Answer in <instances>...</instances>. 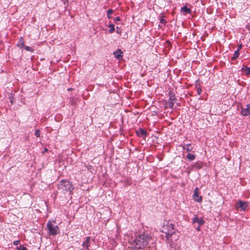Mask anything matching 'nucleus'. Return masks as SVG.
<instances>
[{"label":"nucleus","mask_w":250,"mask_h":250,"mask_svg":"<svg viewBox=\"0 0 250 250\" xmlns=\"http://www.w3.org/2000/svg\"><path fill=\"white\" fill-rule=\"evenodd\" d=\"M151 239V237L148 234L144 233L139 234L131 243V248L135 250L144 249L146 248Z\"/></svg>","instance_id":"obj_1"},{"label":"nucleus","mask_w":250,"mask_h":250,"mask_svg":"<svg viewBox=\"0 0 250 250\" xmlns=\"http://www.w3.org/2000/svg\"><path fill=\"white\" fill-rule=\"evenodd\" d=\"M57 188L63 193L66 192L71 193L74 188L72 183L66 180H62L60 181L58 183Z\"/></svg>","instance_id":"obj_2"},{"label":"nucleus","mask_w":250,"mask_h":250,"mask_svg":"<svg viewBox=\"0 0 250 250\" xmlns=\"http://www.w3.org/2000/svg\"><path fill=\"white\" fill-rule=\"evenodd\" d=\"M174 225L172 224H168L166 228H164V230L163 231L165 233L166 237L167 239H169L174 233Z\"/></svg>","instance_id":"obj_3"},{"label":"nucleus","mask_w":250,"mask_h":250,"mask_svg":"<svg viewBox=\"0 0 250 250\" xmlns=\"http://www.w3.org/2000/svg\"><path fill=\"white\" fill-rule=\"evenodd\" d=\"M174 225L172 224H168L166 228H164V230L163 231L165 233L166 237L167 239H169L174 233Z\"/></svg>","instance_id":"obj_4"},{"label":"nucleus","mask_w":250,"mask_h":250,"mask_svg":"<svg viewBox=\"0 0 250 250\" xmlns=\"http://www.w3.org/2000/svg\"><path fill=\"white\" fill-rule=\"evenodd\" d=\"M47 227L50 235H55L60 232L59 227L57 225L54 226L50 222L47 223Z\"/></svg>","instance_id":"obj_5"},{"label":"nucleus","mask_w":250,"mask_h":250,"mask_svg":"<svg viewBox=\"0 0 250 250\" xmlns=\"http://www.w3.org/2000/svg\"><path fill=\"white\" fill-rule=\"evenodd\" d=\"M192 224L197 223L199 226H202L205 223V221L202 218H199L197 215H195L194 217L192 219Z\"/></svg>","instance_id":"obj_6"},{"label":"nucleus","mask_w":250,"mask_h":250,"mask_svg":"<svg viewBox=\"0 0 250 250\" xmlns=\"http://www.w3.org/2000/svg\"><path fill=\"white\" fill-rule=\"evenodd\" d=\"M199 189L198 188H196L194 191V194L193 195V199L198 202H201L202 200V197L201 196L199 195Z\"/></svg>","instance_id":"obj_7"},{"label":"nucleus","mask_w":250,"mask_h":250,"mask_svg":"<svg viewBox=\"0 0 250 250\" xmlns=\"http://www.w3.org/2000/svg\"><path fill=\"white\" fill-rule=\"evenodd\" d=\"M236 206L237 207L240 208L241 210L244 211L248 207V203L247 202L239 200Z\"/></svg>","instance_id":"obj_8"},{"label":"nucleus","mask_w":250,"mask_h":250,"mask_svg":"<svg viewBox=\"0 0 250 250\" xmlns=\"http://www.w3.org/2000/svg\"><path fill=\"white\" fill-rule=\"evenodd\" d=\"M136 133L138 136L142 138H145L147 135L146 131L144 129L141 128L136 130Z\"/></svg>","instance_id":"obj_9"},{"label":"nucleus","mask_w":250,"mask_h":250,"mask_svg":"<svg viewBox=\"0 0 250 250\" xmlns=\"http://www.w3.org/2000/svg\"><path fill=\"white\" fill-rule=\"evenodd\" d=\"M241 114L245 116H250V104L247 105L246 108H242Z\"/></svg>","instance_id":"obj_10"},{"label":"nucleus","mask_w":250,"mask_h":250,"mask_svg":"<svg viewBox=\"0 0 250 250\" xmlns=\"http://www.w3.org/2000/svg\"><path fill=\"white\" fill-rule=\"evenodd\" d=\"M123 51L120 49H118L116 51L113 52V55L115 57L119 60H122L123 58Z\"/></svg>","instance_id":"obj_11"},{"label":"nucleus","mask_w":250,"mask_h":250,"mask_svg":"<svg viewBox=\"0 0 250 250\" xmlns=\"http://www.w3.org/2000/svg\"><path fill=\"white\" fill-rule=\"evenodd\" d=\"M91 237L88 236L86 237L85 240L83 243V246L85 247L87 250H89V246H90V240Z\"/></svg>","instance_id":"obj_12"},{"label":"nucleus","mask_w":250,"mask_h":250,"mask_svg":"<svg viewBox=\"0 0 250 250\" xmlns=\"http://www.w3.org/2000/svg\"><path fill=\"white\" fill-rule=\"evenodd\" d=\"M181 12L185 13V14H191V10L190 8L184 6L181 8Z\"/></svg>","instance_id":"obj_13"},{"label":"nucleus","mask_w":250,"mask_h":250,"mask_svg":"<svg viewBox=\"0 0 250 250\" xmlns=\"http://www.w3.org/2000/svg\"><path fill=\"white\" fill-rule=\"evenodd\" d=\"M203 166V163L201 161H198L196 162L195 164L191 165V167H195L197 169H200Z\"/></svg>","instance_id":"obj_14"},{"label":"nucleus","mask_w":250,"mask_h":250,"mask_svg":"<svg viewBox=\"0 0 250 250\" xmlns=\"http://www.w3.org/2000/svg\"><path fill=\"white\" fill-rule=\"evenodd\" d=\"M168 95L169 96L168 101L173 102L176 100L175 94L172 91H169L168 92Z\"/></svg>","instance_id":"obj_15"},{"label":"nucleus","mask_w":250,"mask_h":250,"mask_svg":"<svg viewBox=\"0 0 250 250\" xmlns=\"http://www.w3.org/2000/svg\"><path fill=\"white\" fill-rule=\"evenodd\" d=\"M17 45L20 48H22L24 47V39L22 37H21L20 38L19 43L17 44Z\"/></svg>","instance_id":"obj_16"},{"label":"nucleus","mask_w":250,"mask_h":250,"mask_svg":"<svg viewBox=\"0 0 250 250\" xmlns=\"http://www.w3.org/2000/svg\"><path fill=\"white\" fill-rule=\"evenodd\" d=\"M183 148L187 151H191L193 148L191 144L184 145L183 146Z\"/></svg>","instance_id":"obj_17"},{"label":"nucleus","mask_w":250,"mask_h":250,"mask_svg":"<svg viewBox=\"0 0 250 250\" xmlns=\"http://www.w3.org/2000/svg\"><path fill=\"white\" fill-rule=\"evenodd\" d=\"M241 69H242V71H246V73H247V74L248 75H250V67H247V66H243L242 67Z\"/></svg>","instance_id":"obj_18"},{"label":"nucleus","mask_w":250,"mask_h":250,"mask_svg":"<svg viewBox=\"0 0 250 250\" xmlns=\"http://www.w3.org/2000/svg\"><path fill=\"white\" fill-rule=\"evenodd\" d=\"M239 51L238 50H236L234 52L233 56L231 58V60H236L239 57Z\"/></svg>","instance_id":"obj_19"},{"label":"nucleus","mask_w":250,"mask_h":250,"mask_svg":"<svg viewBox=\"0 0 250 250\" xmlns=\"http://www.w3.org/2000/svg\"><path fill=\"white\" fill-rule=\"evenodd\" d=\"M187 158L189 160V161H192L195 159V155L194 154H192L191 153H188L187 155Z\"/></svg>","instance_id":"obj_20"},{"label":"nucleus","mask_w":250,"mask_h":250,"mask_svg":"<svg viewBox=\"0 0 250 250\" xmlns=\"http://www.w3.org/2000/svg\"><path fill=\"white\" fill-rule=\"evenodd\" d=\"M113 13V10L112 9H108L106 12V15L108 19H111L112 17H111V14H112Z\"/></svg>","instance_id":"obj_21"},{"label":"nucleus","mask_w":250,"mask_h":250,"mask_svg":"<svg viewBox=\"0 0 250 250\" xmlns=\"http://www.w3.org/2000/svg\"><path fill=\"white\" fill-rule=\"evenodd\" d=\"M109 32L110 33H112L115 31L114 25L111 24L109 26Z\"/></svg>","instance_id":"obj_22"},{"label":"nucleus","mask_w":250,"mask_h":250,"mask_svg":"<svg viewBox=\"0 0 250 250\" xmlns=\"http://www.w3.org/2000/svg\"><path fill=\"white\" fill-rule=\"evenodd\" d=\"M160 22L164 25H166L167 21L166 20L164 19L163 16H162L160 18Z\"/></svg>","instance_id":"obj_23"},{"label":"nucleus","mask_w":250,"mask_h":250,"mask_svg":"<svg viewBox=\"0 0 250 250\" xmlns=\"http://www.w3.org/2000/svg\"><path fill=\"white\" fill-rule=\"evenodd\" d=\"M23 48H24L27 51H30V52L34 51V49L32 47H30V46L24 45V47Z\"/></svg>","instance_id":"obj_24"},{"label":"nucleus","mask_w":250,"mask_h":250,"mask_svg":"<svg viewBox=\"0 0 250 250\" xmlns=\"http://www.w3.org/2000/svg\"><path fill=\"white\" fill-rule=\"evenodd\" d=\"M17 249L18 250H27V248L24 247L23 245H20L19 247H17Z\"/></svg>","instance_id":"obj_25"},{"label":"nucleus","mask_w":250,"mask_h":250,"mask_svg":"<svg viewBox=\"0 0 250 250\" xmlns=\"http://www.w3.org/2000/svg\"><path fill=\"white\" fill-rule=\"evenodd\" d=\"M167 104H168V106L169 108H172L173 106L174 103H173V102L168 101Z\"/></svg>","instance_id":"obj_26"},{"label":"nucleus","mask_w":250,"mask_h":250,"mask_svg":"<svg viewBox=\"0 0 250 250\" xmlns=\"http://www.w3.org/2000/svg\"><path fill=\"white\" fill-rule=\"evenodd\" d=\"M35 135L37 137H39L40 136V132L39 130H36L35 132Z\"/></svg>","instance_id":"obj_27"},{"label":"nucleus","mask_w":250,"mask_h":250,"mask_svg":"<svg viewBox=\"0 0 250 250\" xmlns=\"http://www.w3.org/2000/svg\"><path fill=\"white\" fill-rule=\"evenodd\" d=\"M202 92V89L200 87H198L197 89V92L198 95H200Z\"/></svg>","instance_id":"obj_28"},{"label":"nucleus","mask_w":250,"mask_h":250,"mask_svg":"<svg viewBox=\"0 0 250 250\" xmlns=\"http://www.w3.org/2000/svg\"><path fill=\"white\" fill-rule=\"evenodd\" d=\"M114 21L117 23V21H121L120 18L119 17H117L114 18Z\"/></svg>","instance_id":"obj_29"},{"label":"nucleus","mask_w":250,"mask_h":250,"mask_svg":"<svg viewBox=\"0 0 250 250\" xmlns=\"http://www.w3.org/2000/svg\"><path fill=\"white\" fill-rule=\"evenodd\" d=\"M69 103L71 105H74L75 104L74 99L70 100Z\"/></svg>","instance_id":"obj_30"},{"label":"nucleus","mask_w":250,"mask_h":250,"mask_svg":"<svg viewBox=\"0 0 250 250\" xmlns=\"http://www.w3.org/2000/svg\"><path fill=\"white\" fill-rule=\"evenodd\" d=\"M20 241L19 240H17V241H14L13 242V244L15 246H17L18 245H19V244L20 243Z\"/></svg>","instance_id":"obj_31"},{"label":"nucleus","mask_w":250,"mask_h":250,"mask_svg":"<svg viewBox=\"0 0 250 250\" xmlns=\"http://www.w3.org/2000/svg\"><path fill=\"white\" fill-rule=\"evenodd\" d=\"M242 44H239V45H238V47H237V50H238V51H240V50L241 49H242Z\"/></svg>","instance_id":"obj_32"},{"label":"nucleus","mask_w":250,"mask_h":250,"mask_svg":"<svg viewBox=\"0 0 250 250\" xmlns=\"http://www.w3.org/2000/svg\"><path fill=\"white\" fill-rule=\"evenodd\" d=\"M86 167L88 170H91L92 168H93V167L90 165L87 166Z\"/></svg>","instance_id":"obj_33"},{"label":"nucleus","mask_w":250,"mask_h":250,"mask_svg":"<svg viewBox=\"0 0 250 250\" xmlns=\"http://www.w3.org/2000/svg\"><path fill=\"white\" fill-rule=\"evenodd\" d=\"M196 229L197 231H200L201 230L200 226L198 225V227Z\"/></svg>","instance_id":"obj_34"},{"label":"nucleus","mask_w":250,"mask_h":250,"mask_svg":"<svg viewBox=\"0 0 250 250\" xmlns=\"http://www.w3.org/2000/svg\"><path fill=\"white\" fill-rule=\"evenodd\" d=\"M62 1L65 4L66 3H67L68 2V0H62Z\"/></svg>","instance_id":"obj_35"},{"label":"nucleus","mask_w":250,"mask_h":250,"mask_svg":"<svg viewBox=\"0 0 250 250\" xmlns=\"http://www.w3.org/2000/svg\"><path fill=\"white\" fill-rule=\"evenodd\" d=\"M48 151V149L47 148H44L43 151H42V153L46 152Z\"/></svg>","instance_id":"obj_36"},{"label":"nucleus","mask_w":250,"mask_h":250,"mask_svg":"<svg viewBox=\"0 0 250 250\" xmlns=\"http://www.w3.org/2000/svg\"><path fill=\"white\" fill-rule=\"evenodd\" d=\"M10 102H11V104H12V103H13V100H10Z\"/></svg>","instance_id":"obj_37"},{"label":"nucleus","mask_w":250,"mask_h":250,"mask_svg":"<svg viewBox=\"0 0 250 250\" xmlns=\"http://www.w3.org/2000/svg\"><path fill=\"white\" fill-rule=\"evenodd\" d=\"M167 43H170V42H169V41H167Z\"/></svg>","instance_id":"obj_38"},{"label":"nucleus","mask_w":250,"mask_h":250,"mask_svg":"<svg viewBox=\"0 0 250 250\" xmlns=\"http://www.w3.org/2000/svg\"><path fill=\"white\" fill-rule=\"evenodd\" d=\"M177 105H178V106H180V103H177Z\"/></svg>","instance_id":"obj_39"}]
</instances>
